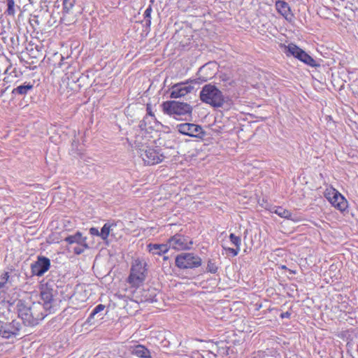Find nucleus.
Listing matches in <instances>:
<instances>
[{
    "label": "nucleus",
    "instance_id": "e433bc0d",
    "mask_svg": "<svg viewBox=\"0 0 358 358\" xmlns=\"http://www.w3.org/2000/svg\"><path fill=\"white\" fill-rule=\"evenodd\" d=\"M163 259L164 261H166L169 259V257L164 256Z\"/></svg>",
    "mask_w": 358,
    "mask_h": 358
},
{
    "label": "nucleus",
    "instance_id": "c85d7f7f",
    "mask_svg": "<svg viewBox=\"0 0 358 358\" xmlns=\"http://www.w3.org/2000/svg\"><path fill=\"white\" fill-rule=\"evenodd\" d=\"M224 249L229 252L230 254H231V255L233 257H236L238 255V254L239 253L240 250H241V248H224Z\"/></svg>",
    "mask_w": 358,
    "mask_h": 358
},
{
    "label": "nucleus",
    "instance_id": "a211bd4d",
    "mask_svg": "<svg viewBox=\"0 0 358 358\" xmlns=\"http://www.w3.org/2000/svg\"><path fill=\"white\" fill-rule=\"evenodd\" d=\"M83 241H87V238L83 237V235L80 231L76 232L73 235L69 236L65 238V241L70 245L73 243L79 245L83 243Z\"/></svg>",
    "mask_w": 358,
    "mask_h": 358
},
{
    "label": "nucleus",
    "instance_id": "1a4fd4ad",
    "mask_svg": "<svg viewBox=\"0 0 358 358\" xmlns=\"http://www.w3.org/2000/svg\"><path fill=\"white\" fill-rule=\"evenodd\" d=\"M168 244L173 250H187L192 248L194 242L189 236L178 233L169 238Z\"/></svg>",
    "mask_w": 358,
    "mask_h": 358
},
{
    "label": "nucleus",
    "instance_id": "aec40b11",
    "mask_svg": "<svg viewBox=\"0 0 358 358\" xmlns=\"http://www.w3.org/2000/svg\"><path fill=\"white\" fill-rule=\"evenodd\" d=\"M113 226H115V224L106 223L101 228V231H100V237L103 241L108 240V238L110 231H111V227Z\"/></svg>",
    "mask_w": 358,
    "mask_h": 358
},
{
    "label": "nucleus",
    "instance_id": "9b49d317",
    "mask_svg": "<svg viewBox=\"0 0 358 358\" xmlns=\"http://www.w3.org/2000/svg\"><path fill=\"white\" fill-rule=\"evenodd\" d=\"M196 83L195 80H188L186 82L179 83L173 85L170 96L173 99L181 98L191 93L194 90L192 83Z\"/></svg>",
    "mask_w": 358,
    "mask_h": 358
},
{
    "label": "nucleus",
    "instance_id": "b1692460",
    "mask_svg": "<svg viewBox=\"0 0 358 358\" xmlns=\"http://www.w3.org/2000/svg\"><path fill=\"white\" fill-rule=\"evenodd\" d=\"M88 248V245L87 243V241H83V243L78 245L76 247L73 248V252L76 255H80L83 253L86 249Z\"/></svg>",
    "mask_w": 358,
    "mask_h": 358
},
{
    "label": "nucleus",
    "instance_id": "5701e85b",
    "mask_svg": "<svg viewBox=\"0 0 358 358\" xmlns=\"http://www.w3.org/2000/svg\"><path fill=\"white\" fill-rule=\"evenodd\" d=\"M7 1V10L6 11V13L8 15L14 16L15 14V1L14 0H6Z\"/></svg>",
    "mask_w": 358,
    "mask_h": 358
},
{
    "label": "nucleus",
    "instance_id": "393cba45",
    "mask_svg": "<svg viewBox=\"0 0 358 358\" xmlns=\"http://www.w3.org/2000/svg\"><path fill=\"white\" fill-rule=\"evenodd\" d=\"M229 240L231 243L236 246V248H241V238L240 236H236L234 234L229 235Z\"/></svg>",
    "mask_w": 358,
    "mask_h": 358
},
{
    "label": "nucleus",
    "instance_id": "9d476101",
    "mask_svg": "<svg viewBox=\"0 0 358 358\" xmlns=\"http://www.w3.org/2000/svg\"><path fill=\"white\" fill-rule=\"evenodd\" d=\"M178 131L183 135L203 139L206 133L203 128L193 123H181L176 127Z\"/></svg>",
    "mask_w": 358,
    "mask_h": 358
},
{
    "label": "nucleus",
    "instance_id": "72a5a7b5",
    "mask_svg": "<svg viewBox=\"0 0 358 358\" xmlns=\"http://www.w3.org/2000/svg\"><path fill=\"white\" fill-rule=\"evenodd\" d=\"M280 268L281 269H282V270H287L288 269V268L285 265H282Z\"/></svg>",
    "mask_w": 358,
    "mask_h": 358
},
{
    "label": "nucleus",
    "instance_id": "2eb2a0df",
    "mask_svg": "<svg viewBox=\"0 0 358 358\" xmlns=\"http://www.w3.org/2000/svg\"><path fill=\"white\" fill-rule=\"evenodd\" d=\"M170 248L169 244L149 243L147 245V249L149 253L152 255L158 256L167 253Z\"/></svg>",
    "mask_w": 358,
    "mask_h": 358
},
{
    "label": "nucleus",
    "instance_id": "ddd939ff",
    "mask_svg": "<svg viewBox=\"0 0 358 358\" xmlns=\"http://www.w3.org/2000/svg\"><path fill=\"white\" fill-rule=\"evenodd\" d=\"M20 329V324L13 321L11 323L6 324L0 327V336L5 338H9L18 334Z\"/></svg>",
    "mask_w": 358,
    "mask_h": 358
},
{
    "label": "nucleus",
    "instance_id": "2f4dec72",
    "mask_svg": "<svg viewBox=\"0 0 358 358\" xmlns=\"http://www.w3.org/2000/svg\"><path fill=\"white\" fill-rule=\"evenodd\" d=\"M290 315H291L290 313L287 311V312L281 313L280 317L281 318H289L290 317Z\"/></svg>",
    "mask_w": 358,
    "mask_h": 358
},
{
    "label": "nucleus",
    "instance_id": "412c9836",
    "mask_svg": "<svg viewBox=\"0 0 358 358\" xmlns=\"http://www.w3.org/2000/svg\"><path fill=\"white\" fill-rule=\"evenodd\" d=\"M219 270V264L214 259H208L206 265V271L213 274L216 273Z\"/></svg>",
    "mask_w": 358,
    "mask_h": 358
},
{
    "label": "nucleus",
    "instance_id": "f257e3e1",
    "mask_svg": "<svg viewBox=\"0 0 358 358\" xmlns=\"http://www.w3.org/2000/svg\"><path fill=\"white\" fill-rule=\"evenodd\" d=\"M63 300V292H39V299L36 302L18 299L16 304L18 316L25 325L36 326L48 313L56 311Z\"/></svg>",
    "mask_w": 358,
    "mask_h": 358
},
{
    "label": "nucleus",
    "instance_id": "7c9ffc66",
    "mask_svg": "<svg viewBox=\"0 0 358 358\" xmlns=\"http://www.w3.org/2000/svg\"><path fill=\"white\" fill-rule=\"evenodd\" d=\"M146 111H147V114L151 117H154L155 115L152 110V107L150 104H148L147 105V107H146Z\"/></svg>",
    "mask_w": 358,
    "mask_h": 358
},
{
    "label": "nucleus",
    "instance_id": "0eeeda50",
    "mask_svg": "<svg viewBox=\"0 0 358 358\" xmlns=\"http://www.w3.org/2000/svg\"><path fill=\"white\" fill-rule=\"evenodd\" d=\"M280 47L285 48V53L287 57L293 56L304 64L311 66H318L316 61L304 50L294 43H289L287 45L281 44Z\"/></svg>",
    "mask_w": 358,
    "mask_h": 358
},
{
    "label": "nucleus",
    "instance_id": "7ed1b4c3",
    "mask_svg": "<svg viewBox=\"0 0 358 358\" xmlns=\"http://www.w3.org/2000/svg\"><path fill=\"white\" fill-rule=\"evenodd\" d=\"M136 152L145 166L159 164L165 159L162 150L154 145L141 144L138 146Z\"/></svg>",
    "mask_w": 358,
    "mask_h": 358
},
{
    "label": "nucleus",
    "instance_id": "4c0bfd02",
    "mask_svg": "<svg viewBox=\"0 0 358 358\" xmlns=\"http://www.w3.org/2000/svg\"><path fill=\"white\" fill-rule=\"evenodd\" d=\"M76 293V292H74V294L73 295L70 296L69 298L71 299L75 295Z\"/></svg>",
    "mask_w": 358,
    "mask_h": 358
},
{
    "label": "nucleus",
    "instance_id": "f03ea898",
    "mask_svg": "<svg viewBox=\"0 0 358 358\" xmlns=\"http://www.w3.org/2000/svg\"><path fill=\"white\" fill-rule=\"evenodd\" d=\"M199 98L203 103L215 108H223L227 101L222 92L211 84H207L202 87Z\"/></svg>",
    "mask_w": 358,
    "mask_h": 358
},
{
    "label": "nucleus",
    "instance_id": "c9c22d12",
    "mask_svg": "<svg viewBox=\"0 0 358 358\" xmlns=\"http://www.w3.org/2000/svg\"><path fill=\"white\" fill-rule=\"evenodd\" d=\"M212 77H213V75L211 74L209 77H206V78H205V80H207L208 79H210V78H212Z\"/></svg>",
    "mask_w": 358,
    "mask_h": 358
},
{
    "label": "nucleus",
    "instance_id": "dca6fc26",
    "mask_svg": "<svg viewBox=\"0 0 358 358\" xmlns=\"http://www.w3.org/2000/svg\"><path fill=\"white\" fill-rule=\"evenodd\" d=\"M129 351L139 358H151L150 350L143 345H135L129 347Z\"/></svg>",
    "mask_w": 358,
    "mask_h": 358
},
{
    "label": "nucleus",
    "instance_id": "bb28decb",
    "mask_svg": "<svg viewBox=\"0 0 358 358\" xmlns=\"http://www.w3.org/2000/svg\"><path fill=\"white\" fill-rule=\"evenodd\" d=\"M76 2V0H64L63 2V10L65 13L69 11L73 8Z\"/></svg>",
    "mask_w": 358,
    "mask_h": 358
},
{
    "label": "nucleus",
    "instance_id": "c756f323",
    "mask_svg": "<svg viewBox=\"0 0 358 358\" xmlns=\"http://www.w3.org/2000/svg\"><path fill=\"white\" fill-rule=\"evenodd\" d=\"M90 233L91 235L100 236V231L98 230V229H96L95 227H92L90 229Z\"/></svg>",
    "mask_w": 358,
    "mask_h": 358
},
{
    "label": "nucleus",
    "instance_id": "4be33fe9",
    "mask_svg": "<svg viewBox=\"0 0 358 358\" xmlns=\"http://www.w3.org/2000/svg\"><path fill=\"white\" fill-rule=\"evenodd\" d=\"M34 87V85L32 84L28 83L27 85H22L17 86L14 92L16 93L23 95L26 94L28 91L31 90Z\"/></svg>",
    "mask_w": 358,
    "mask_h": 358
},
{
    "label": "nucleus",
    "instance_id": "6ab92c4d",
    "mask_svg": "<svg viewBox=\"0 0 358 358\" xmlns=\"http://www.w3.org/2000/svg\"><path fill=\"white\" fill-rule=\"evenodd\" d=\"M105 308V306L103 304H99L97 305L92 311L90 316L86 320V323L89 324L90 325H92L94 324L93 319L94 318L95 315L99 313L100 312L103 311Z\"/></svg>",
    "mask_w": 358,
    "mask_h": 358
},
{
    "label": "nucleus",
    "instance_id": "473e14b6",
    "mask_svg": "<svg viewBox=\"0 0 358 358\" xmlns=\"http://www.w3.org/2000/svg\"><path fill=\"white\" fill-rule=\"evenodd\" d=\"M206 69H207V66H203L200 69V72H203V71H206Z\"/></svg>",
    "mask_w": 358,
    "mask_h": 358
},
{
    "label": "nucleus",
    "instance_id": "ea45409f",
    "mask_svg": "<svg viewBox=\"0 0 358 358\" xmlns=\"http://www.w3.org/2000/svg\"><path fill=\"white\" fill-rule=\"evenodd\" d=\"M22 358H25V357H22Z\"/></svg>",
    "mask_w": 358,
    "mask_h": 358
},
{
    "label": "nucleus",
    "instance_id": "58836bf2",
    "mask_svg": "<svg viewBox=\"0 0 358 358\" xmlns=\"http://www.w3.org/2000/svg\"><path fill=\"white\" fill-rule=\"evenodd\" d=\"M155 301V300H154V299H152L150 300V302H153V301Z\"/></svg>",
    "mask_w": 358,
    "mask_h": 358
},
{
    "label": "nucleus",
    "instance_id": "f8f14e48",
    "mask_svg": "<svg viewBox=\"0 0 358 358\" xmlns=\"http://www.w3.org/2000/svg\"><path fill=\"white\" fill-rule=\"evenodd\" d=\"M50 267V261L48 257L39 256L37 261L31 265L33 274L37 276L43 275Z\"/></svg>",
    "mask_w": 358,
    "mask_h": 358
},
{
    "label": "nucleus",
    "instance_id": "39448f33",
    "mask_svg": "<svg viewBox=\"0 0 358 358\" xmlns=\"http://www.w3.org/2000/svg\"><path fill=\"white\" fill-rule=\"evenodd\" d=\"M162 107L165 114L178 120H182L183 116H190L192 113V107L189 103L178 101H164Z\"/></svg>",
    "mask_w": 358,
    "mask_h": 358
},
{
    "label": "nucleus",
    "instance_id": "f3484780",
    "mask_svg": "<svg viewBox=\"0 0 358 358\" xmlns=\"http://www.w3.org/2000/svg\"><path fill=\"white\" fill-rule=\"evenodd\" d=\"M271 213H275L278 215L279 217L286 220H292L294 222L298 221V220L294 219L292 217V213L291 211L282 208V206H275L273 208V210H271Z\"/></svg>",
    "mask_w": 358,
    "mask_h": 358
},
{
    "label": "nucleus",
    "instance_id": "cd10ccee",
    "mask_svg": "<svg viewBox=\"0 0 358 358\" xmlns=\"http://www.w3.org/2000/svg\"><path fill=\"white\" fill-rule=\"evenodd\" d=\"M10 275L8 271H3L0 275V285L3 288L8 282Z\"/></svg>",
    "mask_w": 358,
    "mask_h": 358
},
{
    "label": "nucleus",
    "instance_id": "423d86ee",
    "mask_svg": "<svg viewBox=\"0 0 358 358\" xmlns=\"http://www.w3.org/2000/svg\"><path fill=\"white\" fill-rule=\"evenodd\" d=\"M324 196L331 205L341 213L345 212L348 208V201L336 189L329 186L324 192Z\"/></svg>",
    "mask_w": 358,
    "mask_h": 358
},
{
    "label": "nucleus",
    "instance_id": "f704fd0d",
    "mask_svg": "<svg viewBox=\"0 0 358 358\" xmlns=\"http://www.w3.org/2000/svg\"><path fill=\"white\" fill-rule=\"evenodd\" d=\"M287 270L289 271V272L290 273H292V274H295V273H296V271H293V270H291V269H289V268H288Z\"/></svg>",
    "mask_w": 358,
    "mask_h": 358
},
{
    "label": "nucleus",
    "instance_id": "4468645a",
    "mask_svg": "<svg viewBox=\"0 0 358 358\" xmlns=\"http://www.w3.org/2000/svg\"><path fill=\"white\" fill-rule=\"evenodd\" d=\"M275 8L279 14H280L287 20L291 21L293 18L289 5L285 1L278 0L275 3Z\"/></svg>",
    "mask_w": 358,
    "mask_h": 358
},
{
    "label": "nucleus",
    "instance_id": "a878e982",
    "mask_svg": "<svg viewBox=\"0 0 358 358\" xmlns=\"http://www.w3.org/2000/svg\"><path fill=\"white\" fill-rule=\"evenodd\" d=\"M152 11V8L151 6H149L144 12V18L145 20V23L147 25L150 26L151 24V13Z\"/></svg>",
    "mask_w": 358,
    "mask_h": 358
},
{
    "label": "nucleus",
    "instance_id": "20e7f679",
    "mask_svg": "<svg viewBox=\"0 0 358 358\" xmlns=\"http://www.w3.org/2000/svg\"><path fill=\"white\" fill-rule=\"evenodd\" d=\"M147 266L146 262L143 259L137 258L132 262L127 278V282L131 287L137 289L143 284L148 274Z\"/></svg>",
    "mask_w": 358,
    "mask_h": 358
},
{
    "label": "nucleus",
    "instance_id": "6e6552de",
    "mask_svg": "<svg viewBox=\"0 0 358 358\" xmlns=\"http://www.w3.org/2000/svg\"><path fill=\"white\" fill-rule=\"evenodd\" d=\"M175 264L180 269L194 268L201 265L202 259L194 253L185 252L176 256Z\"/></svg>",
    "mask_w": 358,
    "mask_h": 358
}]
</instances>
